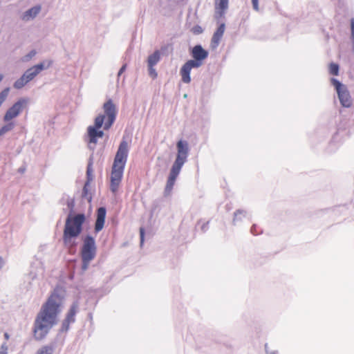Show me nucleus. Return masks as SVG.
Wrapping results in <instances>:
<instances>
[{
  "mask_svg": "<svg viewBox=\"0 0 354 354\" xmlns=\"http://www.w3.org/2000/svg\"><path fill=\"white\" fill-rule=\"evenodd\" d=\"M329 73L333 75H337L339 73V66L337 64L331 63L329 66Z\"/></svg>",
  "mask_w": 354,
  "mask_h": 354,
  "instance_id": "nucleus-22",
  "label": "nucleus"
},
{
  "mask_svg": "<svg viewBox=\"0 0 354 354\" xmlns=\"http://www.w3.org/2000/svg\"><path fill=\"white\" fill-rule=\"evenodd\" d=\"M160 59V53L159 50H155L154 53L148 57V66H154Z\"/></svg>",
  "mask_w": 354,
  "mask_h": 354,
  "instance_id": "nucleus-18",
  "label": "nucleus"
},
{
  "mask_svg": "<svg viewBox=\"0 0 354 354\" xmlns=\"http://www.w3.org/2000/svg\"><path fill=\"white\" fill-rule=\"evenodd\" d=\"M225 31V25L221 24L217 28L216 31L214 33L211 40V48L215 49L218 46L220 41L221 40Z\"/></svg>",
  "mask_w": 354,
  "mask_h": 354,
  "instance_id": "nucleus-15",
  "label": "nucleus"
},
{
  "mask_svg": "<svg viewBox=\"0 0 354 354\" xmlns=\"http://www.w3.org/2000/svg\"><path fill=\"white\" fill-rule=\"evenodd\" d=\"M9 91H10V88H6L0 93V106L6 100V98L8 95Z\"/></svg>",
  "mask_w": 354,
  "mask_h": 354,
  "instance_id": "nucleus-23",
  "label": "nucleus"
},
{
  "mask_svg": "<svg viewBox=\"0 0 354 354\" xmlns=\"http://www.w3.org/2000/svg\"><path fill=\"white\" fill-rule=\"evenodd\" d=\"M97 252V246L95 244V239L87 235L83 239L82 245L80 250V254L82 261V269L86 271L91 263L93 261Z\"/></svg>",
  "mask_w": 354,
  "mask_h": 354,
  "instance_id": "nucleus-7",
  "label": "nucleus"
},
{
  "mask_svg": "<svg viewBox=\"0 0 354 354\" xmlns=\"http://www.w3.org/2000/svg\"><path fill=\"white\" fill-rule=\"evenodd\" d=\"M8 122V124H5L0 129V136H3L6 133L11 131L15 127V122H11V121Z\"/></svg>",
  "mask_w": 354,
  "mask_h": 354,
  "instance_id": "nucleus-20",
  "label": "nucleus"
},
{
  "mask_svg": "<svg viewBox=\"0 0 354 354\" xmlns=\"http://www.w3.org/2000/svg\"><path fill=\"white\" fill-rule=\"evenodd\" d=\"M3 75L0 74V82L3 80Z\"/></svg>",
  "mask_w": 354,
  "mask_h": 354,
  "instance_id": "nucleus-33",
  "label": "nucleus"
},
{
  "mask_svg": "<svg viewBox=\"0 0 354 354\" xmlns=\"http://www.w3.org/2000/svg\"><path fill=\"white\" fill-rule=\"evenodd\" d=\"M53 347L50 346H44L38 350L37 354H52Z\"/></svg>",
  "mask_w": 354,
  "mask_h": 354,
  "instance_id": "nucleus-21",
  "label": "nucleus"
},
{
  "mask_svg": "<svg viewBox=\"0 0 354 354\" xmlns=\"http://www.w3.org/2000/svg\"><path fill=\"white\" fill-rule=\"evenodd\" d=\"M140 244L142 245L144 243V237H145V229L142 227L140 228Z\"/></svg>",
  "mask_w": 354,
  "mask_h": 354,
  "instance_id": "nucleus-25",
  "label": "nucleus"
},
{
  "mask_svg": "<svg viewBox=\"0 0 354 354\" xmlns=\"http://www.w3.org/2000/svg\"><path fill=\"white\" fill-rule=\"evenodd\" d=\"M41 10V6H35L26 12H25L21 17L22 20L24 21H28L30 19L35 18L40 12Z\"/></svg>",
  "mask_w": 354,
  "mask_h": 354,
  "instance_id": "nucleus-16",
  "label": "nucleus"
},
{
  "mask_svg": "<svg viewBox=\"0 0 354 354\" xmlns=\"http://www.w3.org/2000/svg\"><path fill=\"white\" fill-rule=\"evenodd\" d=\"M225 31V25L221 24L217 28L216 31L214 33L211 40V48L215 49L218 46L220 41L221 40Z\"/></svg>",
  "mask_w": 354,
  "mask_h": 354,
  "instance_id": "nucleus-14",
  "label": "nucleus"
},
{
  "mask_svg": "<svg viewBox=\"0 0 354 354\" xmlns=\"http://www.w3.org/2000/svg\"><path fill=\"white\" fill-rule=\"evenodd\" d=\"M85 221L86 216L84 214L67 217L63 233V242L66 246L72 248L75 245L73 239L81 234Z\"/></svg>",
  "mask_w": 354,
  "mask_h": 354,
  "instance_id": "nucleus-4",
  "label": "nucleus"
},
{
  "mask_svg": "<svg viewBox=\"0 0 354 354\" xmlns=\"http://www.w3.org/2000/svg\"><path fill=\"white\" fill-rule=\"evenodd\" d=\"M52 65V61L46 60L27 69L23 75L14 83L17 89L23 88L28 82L32 80L41 71L48 68Z\"/></svg>",
  "mask_w": 354,
  "mask_h": 354,
  "instance_id": "nucleus-8",
  "label": "nucleus"
},
{
  "mask_svg": "<svg viewBox=\"0 0 354 354\" xmlns=\"http://www.w3.org/2000/svg\"><path fill=\"white\" fill-rule=\"evenodd\" d=\"M128 153L129 145L123 138L115 156L110 176V189L114 194L118 192L122 182Z\"/></svg>",
  "mask_w": 354,
  "mask_h": 354,
  "instance_id": "nucleus-2",
  "label": "nucleus"
},
{
  "mask_svg": "<svg viewBox=\"0 0 354 354\" xmlns=\"http://www.w3.org/2000/svg\"><path fill=\"white\" fill-rule=\"evenodd\" d=\"M126 68H127V64H124L120 69L119 72H118V75L120 76L126 70Z\"/></svg>",
  "mask_w": 354,
  "mask_h": 354,
  "instance_id": "nucleus-29",
  "label": "nucleus"
},
{
  "mask_svg": "<svg viewBox=\"0 0 354 354\" xmlns=\"http://www.w3.org/2000/svg\"><path fill=\"white\" fill-rule=\"evenodd\" d=\"M242 212H243L242 211H239H239H237V212H236L234 213V216H235V217H236V216H237V215H238L239 214H241Z\"/></svg>",
  "mask_w": 354,
  "mask_h": 354,
  "instance_id": "nucleus-32",
  "label": "nucleus"
},
{
  "mask_svg": "<svg viewBox=\"0 0 354 354\" xmlns=\"http://www.w3.org/2000/svg\"><path fill=\"white\" fill-rule=\"evenodd\" d=\"M103 109L105 115H98L95 120V126H89L87 129L89 142L94 144L97 143L98 138H102L104 136L103 131L97 129L102 127L105 118H107L104 127L105 130L109 129L115 120L116 107L111 100H109L104 104Z\"/></svg>",
  "mask_w": 354,
  "mask_h": 354,
  "instance_id": "nucleus-3",
  "label": "nucleus"
},
{
  "mask_svg": "<svg viewBox=\"0 0 354 354\" xmlns=\"http://www.w3.org/2000/svg\"><path fill=\"white\" fill-rule=\"evenodd\" d=\"M192 56L194 59L185 62L180 70L182 81L189 84L191 82L190 72L192 68H198L203 64V61L208 57V52L201 45L195 46L192 50Z\"/></svg>",
  "mask_w": 354,
  "mask_h": 354,
  "instance_id": "nucleus-6",
  "label": "nucleus"
},
{
  "mask_svg": "<svg viewBox=\"0 0 354 354\" xmlns=\"http://www.w3.org/2000/svg\"><path fill=\"white\" fill-rule=\"evenodd\" d=\"M36 54V51L35 50H32L29 55H28V57L29 59L32 58V57L35 56Z\"/></svg>",
  "mask_w": 354,
  "mask_h": 354,
  "instance_id": "nucleus-30",
  "label": "nucleus"
},
{
  "mask_svg": "<svg viewBox=\"0 0 354 354\" xmlns=\"http://www.w3.org/2000/svg\"><path fill=\"white\" fill-rule=\"evenodd\" d=\"M252 3L253 8L256 11H259V0H252Z\"/></svg>",
  "mask_w": 354,
  "mask_h": 354,
  "instance_id": "nucleus-26",
  "label": "nucleus"
},
{
  "mask_svg": "<svg viewBox=\"0 0 354 354\" xmlns=\"http://www.w3.org/2000/svg\"><path fill=\"white\" fill-rule=\"evenodd\" d=\"M28 103V99L27 98L22 97L18 100L6 111L3 116V121L8 122L17 118L26 108Z\"/></svg>",
  "mask_w": 354,
  "mask_h": 354,
  "instance_id": "nucleus-10",
  "label": "nucleus"
},
{
  "mask_svg": "<svg viewBox=\"0 0 354 354\" xmlns=\"http://www.w3.org/2000/svg\"><path fill=\"white\" fill-rule=\"evenodd\" d=\"M153 67L154 66H148L149 74L153 79H156L158 76V74L157 72L156 71V69Z\"/></svg>",
  "mask_w": 354,
  "mask_h": 354,
  "instance_id": "nucleus-24",
  "label": "nucleus"
},
{
  "mask_svg": "<svg viewBox=\"0 0 354 354\" xmlns=\"http://www.w3.org/2000/svg\"><path fill=\"white\" fill-rule=\"evenodd\" d=\"M4 337L6 338V340H8L9 339V335L8 333H4Z\"/></svg>",
  "mask_w": 354,
  "mask_h": 354,
  "instance_id": "nucleus-31",
  "label": "nucleus"
},
{
  "mask_svg": "<svg viewBox=\"0 0 354 354\" xmlns=\"http://www.w3.org/2000/svg\"><path fill=\"white\" fill-rule=\"evenodd\" d=\"M79 303L75 301L73 303L68 313H66V317L62 323V326L64 330H67L69 328V325L75 321V315L78 311Z\"/></svg>",
  "mask_w": 354,
  "mask_h": 354,
  "instance_id": "nucleus-11",
  "label": "nucleus"
},
{
  "mask_svg": "<svg viewBox=\"0 0 354 354\" xmlns=\"http://www.w3.org/2000/svg\"><path fill=\"white\" fill-rule=\"evenodd\" d=\"M176 147L177 156L171 169L165 186V192L168 194H169L172 190L176 178L178 176L183 165L187 161L189 153V147L187 141L179 140L177 142Z\"/></svg>",
  "mask_w": 354,
  "mask_h": 354,
  "instance_id": "nucleus-5",
  "label": "nucleus"
},
{
  "mask_svg": "<svg viewBox=\"0 0 354 354\" xmlns=\"http://www.w3.org/2000/svg\"><path fill=\"white\" fill-rule=\"evenodd\" d=\"M63 298L56 291L53 292L42 305L37 314L33 328L34 337L44 339L50 328L57 323V317L62 307Z\"/></svg>",
  "mask_w": 354,
  "mask_h": 354,
  "instance_id": "nucleus-1",
  "label": "nucleus"
},
{
  "mask_svg": "<svg viewBox=\"0 0 354 354\" xmlns=\"http://www.w3.org/2000/svg\"><path fill=\"white\" fill-rule=\"evenodd\" d=\"M8 348L5 344H2L0 348V354H7Z\"/></svg>",
  "mask_w": 354,
  "mask_h": 354,
  "instance_id": "nucleus-28",
  "label": "nucleus"
},
{
  "mask_svg": "<svg viewBox=\"0 0 354 354\" xmlns=\"http://www.w3.org/2000/svg\"><path fill=\"white\" fill-rule=\"evenodd\" d=\"M351 37L353 39V41L354 43V19L353 18L351 21Z\"/></svg>",
  "mask_w": 354,
  "mask_h": 354,
  "instance_id": "nucleus-27",
  "label": "nucleus"
},
{
  "mask_svg": "<svg viewBox=\"0 0 354 354\" xmlns=\"http://www.w3.org/2000/svg\"><path fill=\"white\" fill-rule=\"evenodd\" d=\"M225 31V25L221 24L217 28L216 31L214 33L211 40V48L215 49L218 46L220 41L221 40Z\"/></svg>",
  "mask_w": 354,
  "mask_h": 354,
  "instance_id": "nucleus-13",
  "label": "nucleus"
},
{
  "mask_svg": "<svg viewBox=\"0 0 354 354\" xmlns=\"http://www.w3.org/2000/svg\"><path fill=\"white\" fill-rule=\"evenodd\" d=\"M229 0H215V9L221 16L228 8Z\"/></svg>",
  "mask_w": 354,
  "mask_h": 354,
  "instance_id": "nucleus-17",
  "label": "nucleus"
},
{
  "mask_svg": "<svg viewBox=\"0 0 354 354\" xmlns=\"http://www.w3.org/2000/svg\"><path fill=\"white\" fill-rule=\"evenodd\" d=\"M106 214V210L105 207H101L97 209L96 220L94 227L95 232L97 233L103 229L105 223Z\"/></svg>",
  "mask_w": 354,
  "mask_h": 354,
  "instance_id": "nucleus-12",
  "label": "nucleus"
},
{
  "mask_svg": "<svg viewBox=\"0 0 354 354\" xmlns=\"http://www.w3.org/2000/svg\"><path fill=\"white\" fill-rule=\"evenodd\" d=\"M86 175H87V181L84 185V191H86V188L88 187L91 181L93 180V168H92V162H90L88 165L86 169Z\"/></svg>",
  "mask_w": 354,
  "mask_h": 354,
  "instance_id": "nucleus-19",
  "label": "nucleus"
},
{
  "mask_svg": "<svg viewBox=\"0 0 354 354\" xmlns=\"http://www.w3.org/2000/svg\"><path fill=\"white\" fill-rule=\"evenodd\" d=\"M331 83L335 86L341 104L344 107L349 108L352 106L353 100L351 95L344 85H342L337 80L331 79Z\"/></svg>",
  "mask_w": 354,
  "mask_h": 354,
  "instance_id": "nucleus-9",
  "label": "nucleus"
}]
</instances>
